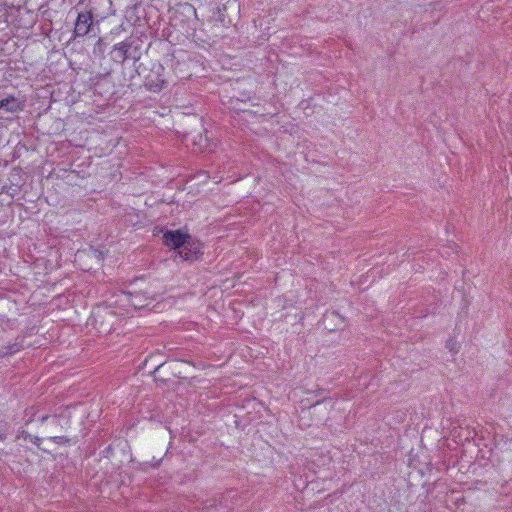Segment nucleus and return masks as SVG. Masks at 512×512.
I'll return each mask as SVG.
<instances>
[{
    "label": "nucleus",
    "instance_id": "f257e3e1",
    "mask_svg": "<svg viewBox=\"0 0 512 512\" xmlns=\"http://www.w3.org/2000/svg\"><path fill=\"white\" fill-rule=\"evenodd\" d=\"M164 68L161 64L154 65L153 70H149L148 74H145V79L141 81H135L130 85H137L139 87L145 86L148 90L158 92L163 88L165 80L161 77V71Z\"/></svg>",
    "mask_w": 512,
    "mask_h": 512
},
{
    "label": "nucleus",
    "instance_id": "f03ea898",
    "mask_svg": "<svg viewBox=\"0 0 512 512\" xmlns=\"http://www.w3.org/2000/svg\"><path fill=\"white\" fill-rule=\"evenodd\" d=\"M189 236L181 230H166L162 237L163 244L179 253Z\"/></svg>",
    "mask_w": 512,
    "mask_h": 512
},
{
    "label": "nucleus",
    "instance_id": "7ed1b4c3",
    "mask_svg": "<svg viewBox=\"0 0 512 512\" xmlns=\"http://www.w3.org/2000/svg\"><path fill=\"white\" fill-rule=\"evenodd\" d=\"M202 244L194 240L191 236L187 239L185 242V245L182 247L181 250H179V256L186 261H194L197 260L199 255L203 254L202 251Z\"/></svg>",
    "mask_w": 512,
    "mask_h": 512
},
{
    "label": "nucleus",
    "instance_id": "20e7f679",
    "mask_svg": "<svg viewBox=\"0 0 512 512\" xmlns=\"http://www.w3.org/2000/svg\"><path fill=\"white\" fill-rule=\"evenodd\" d=\"M131 57L133 58V67L138 78L137 81L145 79V74H148L149 70H153L154 65H156L155 63H152L147 53H145L144 55L140 53L137 56L133 55Z\"/></svg>",
    "mask_w": 512,
    "mask_h": 512
},
{
    "label": "nucleus",
    "instance_id": "39448f33",
    "mask_svg": "<svg viewBox=\"0 0 512 512\" xmlns=\"http://www.w3.org/2000/svg\"><path fill=\"white\" fill-rule=\"evenodd\" d=\"M93 23V15L91 12L82 11L78 14L74 28L75 37H83L87 35Z\"/></svg>",
    "mask_w": 512,
    "mask_h": 512
},
{
    "label": "nucleus",
    "instance_id": "423d86ee",
    "mask_svg": "<svg viewBox=\"0 0 512 512\" xmlns=\"http://www.w3.org/2000/svg\"><path fill=\"white\" fill-rule=\"evenodd\" d=\"M0 108L8 112H17L21 110V103L14 97H8L0 101Z\"/></svg>",
    "mask_w": 512,
    "mask_h": 512
},
{
    "label": "nucleus",
    "instance_id": "0eeeda50",
    "mask_svg": "<svg viewBox=\"0 0 512 512\" xmlns=\"http://www.w3.org/2000/svg\"><path fill=\"white\" fill-rule=\"evenodd\" d=\"M127 52V45L124 42H122L119 45L115 46L112 52V57L116 61L124 62L127 58Z\"/></svg>",
    "mask_w": 512,
    "mask_h": 512
},
{
    "label": "nucleus",
    "instance_id": "6e6552de",
    "mask_svg": "<svg viewBox=\"0 0 512 512\" xmlns=\"http://www.w3.org/2000/svg\"><path fill=\"white\" fill-rule=\"evenodd\" d=\"M127 52V45L124 42H122L119 45L115 46L112 52V57L116 61L124 62L127 58Z\"/></svg>",
    "mask_w": 512,
    "mask_h": 512
},
{
    "label": "nucleus",
    "instance_id": "1a4fd4ad",
    "mask_svg": "<svg viewBox=\"0 0 512 512\" xmlns=\"http://www.w3.org/2000/svg\"><path fill=\"white\" fill-rule=\"evenodd\" d=\"M10 429V424L4 419H0V441H4L7 438Z\"/></svg>",
    "mask_w": 512,
    "mask_h": 512
},
{
    "label": "nucleus",
    "instance_id": "9d476101",
    "mask_svg": "<svg viewBox=\"0 0 512 512\" xmlns=\"http://www.w3.org/2000/svg\"><path fill=\"white\" fill-rule=\"evenodd\" d=\"M36 413L37 410L35 407H30L25 410L24 421L26 425L30 424L34 420Z\"/></svg>",
    "mask_w": 512,
    "mask_h": 512
},
{
    "label": "nucleus",
    "instance_id": "9b49d317",
    "mask_svg": "<svg viewBox=\"0 0 512 512\" xmlns=\"http://www.w3.org/2000/svg\"><path fill=\"white\" fill-rule=\"evenodd\" d=\"M50 440L53 441L56 444H70L71 440L67 438L66 436H54L50 437Z\"/></svg>",
    "mask_w": 512,
    "mask_h": 512
},
{
    "label": "nucleus",
    "instance_id": "f8f14e48",
    "mask_svg": "<svg viewBox=\"0 0 512 512\" xmlns=\"http://www.w3.org/2000/svg\"><path fill=\"white\" fill-rule=\"evenodd\" d=\"M19 346L17 344H13V345H10L8 347H6V351L3 352V354L7 355V354H13L17 351H19Z\"/></svg>",
    "mask_w": 512,
    "mask_h": 512
},
{
    "label": "nucleus",
    "instance_id": "ddd939ff",
    "mask_svg": "<svg viewBox=\"0 0 512 512\" xmlns=\"http://www.w3.org/2000/svg\"><path fill=\"white\" fill-rule=\"evenodd\" d=\"M28 439L33 443L35 444L37 447H40V443H41V438L38 437V436H33V435H28Z\"/></svg>",
    "mask_w": 512,
    "mask_h": 512
},
{
    "label": "nucleus",
    "instance_id": "4468645a",
    "mask_svg": "<svg viewBox=\"0 0 512 512\" xmlns=\"http://www.w3.org/2000/svg\"><path fill=\"white\" fill-rule=\"evenodd\" d=\"M446 346H447V348H449V349H450V351H453V352H455V353H457V352H458V349H456V347H455V343H454L452 340H449V341L447 342V345H446Z\"/></svg>",
    "mask_w": 512,
    "mask_h": 512
},
{
    "label": "nucleus",
    "instance_id": "2eb2a0df",
    "mask_svg": "<svg viewBox=\"0 0 512 512\" xmlns=\"http://www.w3.org/2000/svg\"><path fill=\"white\" fill-rule=\"evenodd\" d=\"M28 435L29 433L25 430H22L19 435L17 436V438H24V439H28Z\"/></svg>",
    "mask_w": 512,
    "mask_h": 512
},
{
    "label": "nucleus",
    "instance_id": "dca6fc26",
    "mask_svg": "<svg viewBox=\"0 0 512 512\" xmlns=\"http://www.w3.org/2000/svg\"><path fill=\"white\" fill-rule=\"evenodd\" d=\"M48 418H49V416H47V415L42 416V417L40 418L41 423H44Z\"/></svg>",
    "mask_w": 512,
    "mask_h": 512
},
{
    "label": "nucleus",
    "instance_id": "f3484780",
    "mask_svg": "<svg viewBox=\"0 0 512 512\" xmlns=\"http://www.w3.org/2000/svg\"><path fill=\"white\" fill-rule=\"evenodd\" d=\"M131 305H132L135 309L140 308V306H138V305H137L135 302H133V301H130V306H131Z\"/></svg>",
    "mask_w": 512,
    "mask_h": 512
},
{
    "label": "nucleus",
    "instance_id": "a211bd4d",
    "mask_svg": "<svg viewBox=\"0 0 512 512\" xmlns=\"http://www.w3.org/2000/svg\"><path fill=\"white\" fill-rule=\"evenodd\" d=\"M319 404H320V401H317L312 407H316Z\"/></svg>",
    "mask_w": 512,
    "mask_h": 512
},
{
    "label": "nucleus",
    "instance_id": "6ab92c4d",
    "mask_svg": "<svg viewBox=\"0 0 512 512\" xmlns=\"http://www.w3.org/2000/svg\"><path fill=\"white\" fill-rule=\"evenodd\" d=\"M130 78H131L132 80H135L136 76H135V75H130Z\"/></svg>",
    "mask_w": 512,
    "mask_h": 512
}]
</instances>
